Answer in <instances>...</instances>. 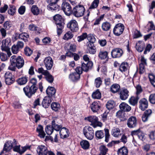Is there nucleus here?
<instances>
[{
	"label": "nucleus",
	"instance_id": "nucleus-1",
	"mask_svg": "<svg viewBox=\"0 0 155 155\" xmlns=\"http://www.w3.org/2000/svg\"><path fill=\"white\" fill-rule=\"evenodd\" d=\"M10 64L8 67V69L12 71H15L16 67L18 69L22 67L24 65V60L23 58L20 56L16 57L13 55L10 58Z\"/></svg>",
	"mask_w": 155,
	"mask_h": 155
},
{
	"label": "nucleus",
	"instance_id": "nucleus-2",
	"mask_svg": "<svg viewBox=\"0 0 155 155\" xmlns=\"http://www.w3.org/2000/svg\"><path fill=\"white\" fill-rule=\"evenodd\" d=\"M37 81L35 78L31 79L29 81V86H27L23 88V91L26 95L28 97H31L34 94L38 89Z\"/></svg>",
	"mask_w": 155,
	"mask_h": 155
},
{
	"label": "nucleus",
	"instance_id": "nucleus-3",
	"mask_svg": "<svg viewBox=\"0 0 155 155\" xmlns=\"http://www.w3.org/2000/svg\"><path fill=\"white\" fill-rule=\"evenodd\" d=\"M85 11V9L84 6L79 5L73 8L71 14L76 17L79 18L84 15Z\"/></svg>",
	"mask_w": 155,
	"mask_h": 155
},
{
	"label": "nucleus",
	"instance_id": "nucleus-4",
	"mask_svg": "<svg viewBox=\"0 0 155 155\" xmlns=\"http://www.w3.org/2000/svg\"><path fill=\"white\" fill-rule=\"evenodd\" d=\"M84 134L85 137L89 140H92L94 137V131L93 128L89 126H86L83 130Z\"/></svg>",
	"mask_w": 155,
	"mask_h": 155
},
{
	"label": "nucleus",
	"instance_id": "nucleus-5",
	"mask_svg": "<svg viewBox=\"0 0 155 155\" xmlns=\"http://www.w3.org/2000/svg\"><path fill=\"white\" fill-rule=\"evenodd\" d=\"M61 122L62 121L60 119L57 117L53 118L51 122V124L54 130L57 132L60 130L62 126L61 124Z\"/></svg>",
	"mask_w": 155,
	"mask_h": 155
},
{
	"label": "nucleus",
	"instance_id": "nucleus-6",
	"mask_svg": "<svg viewBox=\"0 0 155 155\" xmlns=\"http://www.w3.org/2000/svg\"><path fill=\"white\" fill-rule=\"evenodd\" d=\"M87 120L91 123V125L94 128L97 126L101 127L102 126V123L98 121V118L95 116H91L88 117Z\"/></svg>",
	"mask_w": 155,
	"mask_h": 155
},
{
	"label": "nucleus",
	"instance_id": "nucleus-7",
	"mask_svg": "<svg viewBox=\"0 0 155 155\" xmlns=\"http://www.w3.org/2000/svg\"><path fill=\"white\" fill-rule=\"evenodd\" d=\"M124 29V25L119 23L116 25L113 29L114 34L116 36H119L123 32Z\"/></svg>",
	"mask_w": 155,
	"mask_h": 155
},
{
	"label": "nucleus",
	"instance_id": "nucleus-8",
	"mask_svg": "<svg viewBox=\"0 0 155 155\" xmlns=\"http://www.w3.org/2000/svg\"><path fill=\"white\" fill-rule=\"evenodd\" d=\"M67 26L68 28H69L73 32L77 31L79 29L78 23L74 20H71L68 23Z\"/></svg>",
	"mask_w": 155,
	"mask_h": 155
},
{
	"label": "nucleus",
	"instance_id": "nucleus-9",
	"mask_svg": "<svg viewBox=\"0 0 155 155\" xmlns=\"http://www.w3.org/2000/svg\"><path fill=\"white\" fill-rule=\"evenodd\" d=\"M123 54L122 50L119 48L113 49L111 52V57L113 58H119L122 56Z\"/></svg>",
	"mask_w": 155,
	"mask_h": 155
},
{
	"label": "nucleus",
	"instance_id": "nucleus-10",
	"mask_svg": "<svg viewBox=\"0 0 155 155\" xmlns=\"http://www.w3.org/2000/svg\"><path fill=\"white\" fill-rule=\"evenodd\" d=\"M61 8L67 15H70L72 12L71 8L70 5L68 2H63L61 5Z\"/></svg>",
	"mask_w": 155,
	"mask_h": 155
},
{
	"label": "nucleus",
	"instance_id": "nucleus-11",
	"mask_svg": "<svg viewBox=\"0 0 155 155\" xmlns=\"http://www.w3.org/2000/svg\"><path fill=\"white\" fill-rule=\"evenodd\" d=\"M45 65L47 70H50L53 65V61L50 57H48L45 58L44 60Z\"/></svg>",
	"mask_w": 155,
	"mask_h": 155
},
{
	"label": "nucleus",
	"instance_id": "nucleus-12",
	"mask_svg": "<svg viewBox=\"0 0 155 155\" xmlns=\"http://www.w3.org/2000/svg\"><path fill=\"white\" fill-rule=\"evenodd\" d=\"M37 151L39 155H46L49 151L45 146L42 145L38 146Z\"/></svg>",
	"mask_w": 155,
	"mask_h": 155
},
{
	"label": "nucleus",
	"instance_id": "nucleus-13",
	"mask_svg": "<svg viewBox=\"0 0 155 155\" xmlns=\"http://www.w3.org/2000/svg\"><path fill=\"white\" fill-rule=\"evenodd\" d=\"M139 108L141 110H144L148 106V101L145 98L141 99L139 102Z\"/></svg>",
	"mask_w": 155,
	"mask_h": 155
},
{
	"label": "nucleus",
	"instance_id": "nucleus-14",
	"mask_svg": "<svg viewBox=\"0 0 155 155\" xmlns=\"http://www.w3.org/2000/svg\"><path fill=\"white\" fill-rule=\"evenodd\" d=\"M137 124V120L136 117L132 116L130 117L127 120V125L130 128H133L135 127Z\"/></svg>",
	"mask_w": 155,
	"mask_h": 155
},
{
	"label": "nucleus",
	"instance_id": "nucleus-15",
	"mask_svg": "<svg viewBox=\"0 0 155 155\" xmlns=\"http://www.w3.org/2000/svg\"><path fill=\"white\" fill-rule=\"evenodd\" d=\"M90 107L93 112H96L99 110L101 107L100 102L98 101H95L92 103Z\"/></svg>",
	"mask_w": 155,
	"mask_h": 155
},
{
	"label": "nucleus",
	"instance_id": "nucleus-16",
	"mask_svg": "<svg viewBox=\"0 0 155 155\" xmlns=\"http://www.w3.org/2000/svg\"><path fill=\"white\" fill-rule=\"evenodd\" d=\"M20 145L15 146L13 147L14 151L20 154L24 153L27 149L30 148V146H25L24 147H22V149L21 150L20 149Z\"/></svg>",
	"mask_w": 155,
	"mask_h": 155
},
{
	"label": "nucleus",
	"instance_id": "nucleus-17",
	"mask_svg": "<svg viewBox=\"0 0 155 155\" xmlns=\"http://www.w3.org/2000/svg\"><path fill=\"white\" fill-rule=\"evenodd\" d=\"M129 92L126 89H124L121 90L120 92V98L123 100L127 99L129 96Z\"/></svg>",
	"mask_w": 155,
	"mask_h": 155
},
{
	"label": "nucleus",
	"instance_id": "nucleus-18",
	"mask_svg": "<svg viewBox=\"0 0 155 155\" xmlns=\"http://www.w3.org/2000/svg\"><path fill=\"white\" fill-rule=\"evenodd\" d=\"M59 131L60 135L61 138H66L69 136L68 130L66 128L61 127Z\"/></svg>",
	"mask_w": 155,
	"mask_h": 155
},
{
	"label": "nucleus",
	"instance_id": "nucleus-19",
	"mask_svg": "<svg viewBox=\"0 0 155 155\" xmlns=\"http://www.w3.org/2000/svg\"><path fill=\"white\" fill-rule=\"evenodd\" d=\"M93 65V63L91 61H89L86 64L82 63L81 67L83 70L85 72H87L89 70L91 69Z\"/></svg>",
	"mask_w": 155,
	"mask_h": 155
},
{
	"label": "nucleus",
	"instance_id": "nucleus-20",
	"mask_svg": "<svg viewBox=\"0 0 155 155\" xmlns=\"http://www.w3.org/2000/svg\"><path fill=\"white\" fill-rule=\"evenodd\" d=\"M87 53L91 54H94L96 52V49L94 44L88 43L87 45Z\"/></svg>",
	"mask_w": 155,
	"mask_h": 155
},
{
	"label": "nucleus",
	"instance_id": "nucleus-21",
	"mask_svg": "<svg viewBox=\"0 0 155 155\" xmlns=\"http://www.w3.org/2000/svg\"><path fill=\"white\" fill-rule=\"evenodd\" d=\"M140 97V96L136 95L135 96H132L129 99L128 102L130 105L135 106L137 104Z\"/></svg>",
	"mask_w": 155,
	"mask_h": 155
},
{
	"label": "nucleus",
	"instance_id": "nucleus-22",
	"mask_svg": "<svg viewBox=\"0 0 155 155\" xmlns=\"http://www.w3.org/2000/svg\"><path fill=\"white\" fill-rule=\"evenodd\" d=\"M51 99L49 97H44L42 102V106L45 108H48L51 102Z\"/></svg>",
	"mask_w": 155,
	"mask_h": 155
},
{
	"label": "nucleus",
	"instance_id": "nucleus-23",
	"mask_svg": "<svg viewBox=\"0 0 155 155\" xmlns=\"http://www.w3.org/2000/svg\"><path fill=\"white\" fill-rule=\"evenodd\" d=\"M119 107L122 111L124 112H129L131 110V107L124 102L121 103L119 105Z\"/></svg>",
	"mask_w": 155,
	"mask_h": 155
},
{
	"label": "nucleus",
	"instance_id": "nucleus-24",
	"mask_svg": "<svg viewBox=\"0 0 155 155\" xmlns=\"http://www.w3.org/2000/svg\"><path fill=\"white\" fill-rule=\"evenodd\" d=\"M36 131L38 133V136L41 138H44L45 134L43 130V128L42 125H38L37 127Z\"/></svg>",
	"mask_w": 155,
	"mask_h": 155
},
{
	"label": "nucleus",
	"instance_id": "nucleus-25",
	"mask_svg": "<svg viewBox=\"0 0 155 155\" xmlns=\"http://www.w3.org/2000/svg\"><path fill=\"white\" fill-rule=\"evenodd\" d=\"M56 92V90L53 87H48L46 90V93L48 96L47 97H50L54 96Z\"/></svg>",
	"mask_w": 155,
	"mask_h": 155
},
{
	"label": "nucleus",
	"instance_id": "nucleus-26",
	"mask_svg": "<svg viewBox=\"0 0 155 155\" xmlns=\"http://www.w3.org/2000/svg\"><path fill=\"white\" fill-rule=\"evenodd\" d=\"M11 40L10 38H7L5 39L2 41V44L1 47V49L9 48V47L11 45Z\"/></svg>",
	"mask_w": 155,
	"mask_h": 155
},
{
	"label": "nucleus",
	"instance_id": "nucleus-27",
	"mask_svg": "<svg viewBox=\"0 0 155 155\" xmlns=\"http://www.w3.org/2000/svg\"><path fill=\"white\" fill-rule=\"evenodd\" d=\"M13 146L11 141H7L4 144L3 151L0 154L4 151L8 152L10 151L12 149Z\"/></svg>",
	"mask_w": 155,
	"mask_h": 155
},
{
	"label": "nucleus",
	"instance_id": "nucleus-28",
	"mask_svg": "<svg viewBox=\"0 0 155 155\" xmlns=\"http://www.w3.org/2000/svg\"><path fill=\"white\" fill-rule=\"evenodd\" d=\"M132 135H137L139 138L141 140H143L144 139V135L143 133L139 130H134L131 133Z\"/></svg>",
	"mask_w": 155,
	"mask_h": 155
},
{
	"label": "nucleus",
	"instance_id": "nucleus-29",
	"mask_svg": "<svg viewBox=\"0 0 155 155\" xmlns=\"http://www.w3.org/2000/svg\"><path fill=\"white\" fill-rule=\"evenodd\" d=\"M108 53L106 51H101L99 52L98 56L101 60L107 59Z\"/></svg>",
	"mask_w": 155,
	"mask_h": 155
},
{
	"label": "nucleus",
	"instance_id": "nucleus-30",
	"mask_svg": "<svg viewBox=\"0 0 155 155\" xmlns=\"http://www.w3.org/2000/svg\"><path fill=\"white\" fill-rule=\"evenodd\" d=\"M120 86L119 84H112L110 87V91L113 93L118 92L120 90Z\"/></svg>",
	"mask_w": 155,
	"mask_h": 155
},
{
	"label": "nucleus",
	"instance_id": "nucleus-31",
	"mask_svg": "<svg viewBox=\"0 0 155 155\" xmlns=\"http://www.w3.org/2000/svg\"><path fill=\"white\" fill-rule=\"evenodd\" d=\"M69 78L71 80L75 81L79 79L80 76L78 73L74 72L71 74L69 75Z\"/></svg>",
	"mask_w": 155,
	"mask_h": 155
},
{
	"label": "nucleus",
	"instance_id": "nucleus-32",
	"mask_svg": "<svg viewBox=\"0 0 155 155\" xmlns=\"http://www.w3.org/2000/svg\"><path fill=\"white\" fill-rule=\"evenodd\" d=\"M47 8L49 10L51 11L58 10L59 9V6L57 5V3H50L48 5Z\"/></svg>",
	"mask_w": 155,
	"mask_h": 155
},
{
	"label": "nucleus",
	"instance_id": "nucleus-33",
	"mask_svg": "<svg viewBox=\"0 0 155 155\" xmlns=\"http://www.w3.org/2000/svg\"><path fill=\"white\" fill-rule=\"evenodd\" d=\"M128 64L127 62L122 63L119 66V70L122 72H125L127 70Z\"/></svg>",
	"mask_w": 155,
	"mask_h": 155
},
{
	"label": "nucleus",
	"instance_id": "nucleus-34",
	"mask_svg": "<svg viewBox=\"0 0 155 155\" xmlns=\"http://www.w3.org/2000/svg\"><path fill=\"white\" fill-rule=\"evenodd\" d=\"M136 48L138 51L141 52L143 50L144 48V44L141 41H139L136 43Z\"/></svg>",
	"mask_w": 155,
	"mask_h": 155
},
{
	"label": "nucleus",
	"instance_id": "nucleus-35",
	"mask_svg": "<svg viewBox=\"0 0 155 155\" xmlns=\"http://www.w3.org/2000/svg\"><path fill=\"white\" fill-rule=\"evenodd\" d=\"M111 134L115 137H118L121 135L120 130L118 128H114L112 130Z\"/></svg>",
	"mask_w": 155,
	"mask_h": 155
},
{
	"label": "nucleus",
	"instance_id": "nucleus-36",
	"mask_svg": "<svg viewBox=\"0 0 155 155\" xmlns=\"http://www.w3.org/2000/svg\"><path fill=\"white\" fill-rule=\"evenodd\" d=\"M28 81V78L25 76L19 78L17 80L18 83L20 85L25 84Z\"/></svg>",
	"mask_w": 155,
	"mask_h": 155
},
{
	"label": "nucleus",
	"instance_id": "nucleus-37",
	"mask_svg": "<svg viewBox=\"0 0 155 155\" xmlns=\"http://www.w3.org/2000/svg\"><path fill=\"white\" fill-rule=\"evenodd\" d=\"M117 153L118 155H127L128 150L126 147H123L118 150Z\"/></svg>",
	"mask_w": 155,
	"mask_h": 155
},
{
	"label": "nucleus",
	"instance_id": "nucleus-38",
	"mask_svg": "<svg viewBox=\"0 0 155 155\" xmlns=\"http://www.w3.org/2000/svg\"><path fill=\"white\" fill-rule=\"evenodd\" d=\"M57 27V32L58 35H60L62 32V29L64 28V25L63 23H57L56 24Z\"/></svg>",
	"mask_w": 155,
	"mask_h": 155
},
{
	"label": "nucleus",
	"instance_id": "nucleus-39",
	"mask_svg": "<svg viewBox=\"0 0 155 155\" xmlns=\"http://www.w3.org/2000/svg\"><path fill=\"white\" fill-rule=\"evenodd\" d=\"M18 35L19 39L23 40L25 41H27V39L29 37L28 35L25 33H22L19 35L17 34L16 36Z\"/></svg>",
	"mask_w": 155,
	"mask_h": 155
},
{
	"label": "nucleus",
	"instance_id": "nucleus-40",
	"mask_svg": "<svg viewBox=\"0 0 155 155\" xmlns=\"http://www.w3.org/2000/svg\"><path fill=\"white\" fill-rule=\"evenodd\" d=\"M80 145L84 149H88L89 147V143L86 140H83L80 142Z\"/></svg>",
	"mask_w": 155,
	"mask_h": 155
},
{
	"label": "nucleus",
	"instance_id": "nucleus-41",
	"mask_svg": "<svg viewBox=\"0 0 155 155\" xmlns=\"http://www.w3.org/2000/svg\"><path fill=\"white\" fill-rule=\"evenodd\" d=\"M31 11L35 15H38L40 13V10L36 5H33L31 8Z\"/></svg>",
	"mask_w": 155,
	"mask_h": 155
},
{
	"label": "nucleus",
	"instance_id": "nucleus-42",
	"mask_svg": "<svg viewBox=\"0 0 155 155\" xmlns=\"http://www.w3.org/2000/svg\"><path fill=\"white\" fill-rule=\"evenodd\" d=\"M115 103L114 101L110 100L108 101L106 104L107 108L108 109V110L112 109L114 107Z\"/></svg>",
	"mask_w": 155,
	"mask_h": 155
},
{
	"label": "nucleus",
	"instance_id": "nucleus-43",
	"mask_svg": "<svg viewBox=\"0 0 155 155\" xmlns=\"http://www.w3.org/2000/svg\"><path fill=\"white\" fill-rule=\"evenodd\" d=\"M110 25L108 22H104L102 24V29L104 31H107L109 30L110 28Z\"/></svg>",
	"mask_w": 155,
	"mask_h": 155
},
{
	"label": "nucleus",
	"instance_id": "nucleus-44",
	"mask_svg": "<svg viewBox=\"0 0 155 155\" xmlns=\"http://www.w3.org/2000/svg\"><path fill=\"white\" fill-rule=\"evenodd\" d=\"M92 96L94 99H99L101 97V94L99 91L97 90L93 93Z\"/></svg>",
	"mask_w": 155,
	"mask_h": 155
},
{
	"label": "nucleus",
	"instance_id": "nucleus-45",
	"mask_svg": "<svg viewBox=\"0 0 155 155\" xmlns=\"http://www.w3.org/2000/svg\"><path fill=\"white\" fill-rule=\"evenodd\" d=\"M54 19L56 22V24H57V23H61L63 19L62 16L59 14H57L55 15L54 16Z\"/></svg>",
	"mask_w": 155,
	"mask_h": 155
},
{
	"label": "nucleus",
	"instance_id": "nucleus-46",
	"mask_svg": "<svg viewBox=\"0 0 155 155\" xmlns=\"http://www.w3.org/2000/svg\"><path fill=\"white\" fill-rule=\"evenodd\" d=\"M136 91L135 92L136 95L137 96H140V94L143 91L141 86L139 84L137 85L135 87Z\"/></svg>",
	"mask_w": 155,
	"mask_h": 155
},
{
	"label": "nucleus",
	"instance_id": "nucleus-47",
	"mask_svg": "<svg viewBox=\"0 0 155 155\" xmlns=\"http://www.w3.org/2000/svg\"><path fill=\"white\" fill-rule=\"evenodd\" d=\"M100 152L102 155H105L108 151L107 148L104 146L102 145L100 147Z\"/></svg>",
	"mask_w": 155,
	"mask_h": 155
},
{
	"label": "nucleus",
	"instance_id": "nucleus-48",
	"mask_svg": "<svg viewBox=\"0 0 155 155\" xmlns=\"http://www.w3.org/2000/svg\"><path fill=\"white\" fill-rule=\"evenodd\" d=\"M45 132L48 135H51L53 132V130H54L52 126H47L45 128Z\"/></svg>",
	"mask_w": 155,
	"mask_h": 155
},
{
	"label": "nucleus",
	"instance_id": "nucleus-49",
	"mask_svg": "<svg viewBox=\"0 0 155 155\" xmlns=\"http://www.w3.org/2000/svg\"><path fill=\"white\" fill-rule=\"evenodd\" d=\"M87 38L89 41V42L87 43V44L88 43L94 44V43L96 39L94 36L92 35H89L87 36Z\"/></svg>",
	"mask_w": 155,
	"mask_h": 155
},
{
	"label": "nucleus",
	"instance_id": "nucleus-50",
	"mask_svg": "<svg viewBox=\"0 0 155 155\" xmlns=\"http://www.w3.org/2000/svg\"><path fill=\"white\" fill-rule=\"evenodd\" d=\"M96 137L99 139H101L104 137V134L103 131L97 130L95 133Z\"/></svg>",
	"mask_w": 155,
	"mask_h": 155
},
{
	"label": "nucleus",
	"instance_id": "nucleus-51",
	"mask_svg": "<svg viewBox=\"0 0 155 155\" xmlns=\"http://www.w3.org/2000/svg\"><path fill=\"white\" fill-rule=\"evenodd\" d=\"M99 0H94L89 8V9H94L96 8L98 5Z\"/></svg>",
	"mask_w": 155,
	"mask_h": 155
},
{
	"label": "nucleus",
	"instance_id": "nucleus-52",
	"mask_svg": "<svg viewBox=\"0 0 155 155\" xmlns=\"http://www.w3.org/2000/svg\"><path fill=\"white\" fill-rule=\"evenodd\" d=\"M73 37V35L70 31H68L64 35L63 39L68 40L71 39Z\"/></svg>",
	"mask_w": 155,
	"mask_h": 155
},
{
	"label": "nucleus",
	"instance_id": "nucleus-53",
	"mask_svg": "<svg viewBox=\"0 0 155 155\" xmlns=\"http://www.w3.org/2000/svg\"><path fill=\"white\" fill-rule=\"evenodd\" d=\"M24 51L25 54L28 56H30L32 53V51L28 47H25Z\"/></svg>",
	"mask_w": 155,
	"mask_h": 155
},
{
	"label": "nucleus",
	"instance_id": "nucleus-54",
	"mask_svg": "<svg viewBox=\"0 0 155 155\" xmlns=\"http://www.w3.org/2000/svg\"><path fill=\"white\" fill-rule=\"evenodd\" d=\"M102 83V81L100 77H98L95 80L94 84L97 87H100Z\"/></svg>",
	"mask_w": 155,
	"mask_h": 155
},
{
	"label": "nucleus",
	"instance_id": "nucleus-55",
	"mask_svg": "<svg viewBox=\"0 0 155 155\" xmlns=\"http://www.w3.org/2000/svg\"><path fill=\"white\" fill-rule=\"evenodd\" d=\"M51 107L52 110L55 111H57L60 108V105L56 102L52 103L51 105Z\"/></svg>",
	"mask_w": 155,
	"mask_h": 155
},
{
	"label": "nucleus",
	"instance_id": "nucleus-56",
	"mask_svg": "<svg viewBox=\"0 0 155 155\" xmlns=\"http://www.w3.org/2000/svg\"><path fill=\"white\" fill-rule=\"evenodd\" d=\"M47 80L49 83H51L54 80V78L52 75L50 74L49 72L48 74L45 75Z\"/></svg>",
	"mask_w": 155,
	"mask_h": 155
},
{
	"label": "nucleus",
	"instance_id": "nucleus-57",
	"mask_svg": "<svg viewBox=\"0 0 155 155\" xmlns=\"http://www.w3.org/2000/svg\"><path fill=\"white\" fill-rule=\"evenodd\" d=\"M149 78L152 84L155 87V76L153 74H150L149 75Z\"/></svg>",
	"mask_w": 155,
	"mask_h": 155
},
{
	"label": "nucleus",
	"instance_id": "nucleus-58",
	"mask_svg": "<svg viewBox=\"0 0 155 155\" xmlns=\"http://www.w3.org/2000/svg\"><path fill=\"white\" fill-rule=\"evenodd\" d=\"M87 37V33H83L80 36H78L77 37L78 41L80 42L86 38Z\"/></svg>",
	"mask_w": 155,
	"mask_h": 155
},
{
	"label": "nucleus",
	"instance_id": "nucleus-59",
	"mask_svg": "<svg viewBox=\"0 0 155 155\" xmlns=\"http://www.w3.org/2000/svg\"><path fill=\"white\" fill-rule=\"evenodd\" d=\"M3 26L6 29H9L12 26V23L10 21H6L4 24Z\"/></svg>",
	"mask_w": 155,
	"mask_h": 155
},
{
	"label": "nucleus",
	"instance_id": "nucleus-60",
	"mask_svg": "<svg viewBox=\"0 0 155 155\" xmlns=\"http://www.w3.org/2000/svg\"><path fill=\"white\" fill-rule=\"evenodd\" d=\"M11 49L12 52L13 54H16L18 52L19 49L16 45H15L12 46Z\"/></svg>",
	"mask_w": 155,
	"mask_h": 155
},
{
	"label": "nucleus",
	"instance_id": "nucleus-61",
	"mask_svg": "<svg viewBox=\"0 0 155 155\" xmlns=\"http://www.w3.org/2000/svg\"><path fill=\"white\" fill-rule=\"evenodd\" d=\"M16 11V8L14 6L10 7V8L8 10V12L9 14L13 15H14Z\"/></svg>",
	"mask_w": 155,
	"mask_h": 155
},
{
	"label": "nucleus",
	"instance_id": "nucleus-62",
	"mask_svg": "<svg viewBox=\"0 0 155 155\" xmlns=\"http://www.w3.org/2000/svg\"><path fill=\"white\" fill-rule=\"evenodd\" d=\"M105 132V141L106 142H108L109 141L110 135L109 133V130L108 129H105L104 130Z\"/></svg>",
	"mask_w": 155,
	"mask_h": 155
},
{
	"label": "nucleus",
	"instance_id": "nucleus-63",
	"mask_svg": "<svg viewBox=\"0 0 155 155\" xmlns=\"http://www.w3.org/2000/svg\"><path fill=\"white\" fill-rule=\"evenodd\" d=\"M149 101L152 104H155V94H152L149 96Z\"/></svg>",
	"mask_w": 155,
	"mask_h": 155
},
{
	"label": "nucleus",
	"instance_id": "nucleus-64",
	"mask_svg": "<svg viewBox=\"0 0 155 155\" xmlns=\"http://www.w3.org/2000/svg\"><path fill=\"white\" fill-rule=\"evenodd\" d=\"M15 80L14 78H6L5 79V82L6 84L9 85L12 84Z\"/></svg>",
	"mask_w": 155,
	"mask_h": 155
}]
</instances>
